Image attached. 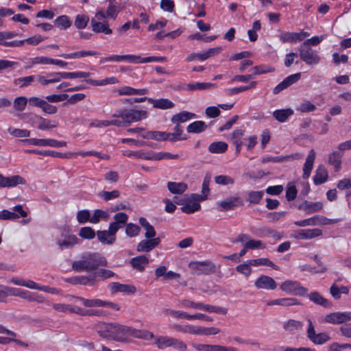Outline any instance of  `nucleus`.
<instances>
[{
  "instance_id": "nucleus-9",
  "label": "nucleus",
  "mask_w": 351,
  "mask_h": 351,
  "mask_svg": "<svg viewBox=\"0 0 351 351\" xmlns=\"http://www.w3.org/2000/svg\"><path fill=\"white\" fill-rule=\"evenodd\" d=\"M189 267L195 274H209L215 271V267L210 261H196L189 263Z\"/></svg>"
},
{
  "instance_id": "nucleus-42",
  "label": "nucleus",
  "mask_w": 351,
  "mask_h": 351,
  "mask_svg": "<svg viewBox=\"0 0 351 351\" xmlns=\"http://www.w3.org/2000/svg\"><path fill=\"white\" fill-rule=\"evenodd\" d=\"M228 149V144L223 141L212 143L208 147V151L212 154L224 153Z\"/></svg>"
},
{
  "instance_id": "nucleus-32",
  "label": "nucleus",
  "mask_w": 351,
  "mask_h": 351,
  "mask_svg": "<svg viewBox=\"0 0 351 351\" xmlns=\"http://www.w3.org/2000/svg\"><path fill=\"white\" fill-rule=\"evenodd\" d=\"M210 175H206L204 177L202 186V194H195V195H193L194 197L198 198L201 201H204L208 198L210 193L209 183L210 182Z\"/></svg>"
},
{
  "instance_id": "nucleus-10",
  "label": "nucleus",
  "mask_w": 351,
  "mask_h": 351,
  "mask_svg": "<svg viewBox=\"0 0 351 351\" xmlns=\"http://www.w3.org/2000/svg\"><path fill=\"white\" fill-rule=\"evenodd\" d=\"M235 241L242 243L243 247L249 250L265 248V245L261 241L252 239L248 234H240Z\"/></svg>"
},
{
  "instance_id": "nucleus-53",
  "label": "nucleus",
  "mask_w": 351,
  "mask_h": 351,
  "mask_svg": "<svg viewBox=\"0 0 351 351\" xmlns=\"http://www.w3.org/2000/svg\"><path fill=\"white\" fill-rule=\"evenodd\" d=\"M28 102V99L24 96L17 97L14 99L13 107L16 111L22 112L23 111Z\"/></svg>"
},
{
  "instance_id": "nucleus-33",
  "label": "nucleus",
  "mask_w": 351,
  "mask_h": 351,
  "mask_svg": "<svg viewBox=\"0 0 351 351\" xmlns=\"http://www.w3.org/2000/svg\"><path fill=\"white\" fill-rule=\"evenodd\" d=\"M309 299L315 303L316 304L321 305L326 308H330L332 306V303L328 300L324 298L317 292H312L310 295H308Z\"/></svg>"
},
{
  "instance_id": "nucleus-5",
  "label": "nucleus",
  "mask_w": 351,
  "mask_h": 351,
  "mask_svg": "<svg viewBox=\"0 0 351 351\" xmlns=\"http://www.w3.org/2000/svg\"><path fill=\"white\" fill-rule=\"evenodd\" d=\"M106 19L105 12L103 10H99L95 16L91 19L92 29L95 33H104L105 34H111L112 30L109 27L107 21H101Z\"/></svg>"
},
{
  "instance_id": "nucleus-3",
  "label": "nucleus",
  "mask_w": 351,
  "mask_h": 351,
  "mask_svg": "<svg viewBox=\"0 0 351 351\" xmlns=\"http://www.w3.org/2000/svg\"><path fill=\"white\" fill-rule=\"evenodd\" d=\"M154 344L159 350L172 347L178 351L187 350V346L183 341L169 336H156L154 338Z\"/></svg>"
},
{
  "instance_id": "nucleus-19",
  "label": "nucleus",
  "mask_w": 351,
  "mask_h": 351,
  "mask_svg": "<svg viewBox=\"0 0 351 351\" xmlns=\"http://www.w3.org/2000/svg\"><path fill=\"white\" fill-rule=\"evenodd\" d=\"M196 310L203 311L207 313H215L220 315H226L228 309L223 306H213L203 302H197Z\"/></svg>"
},
{
  "instance_id": "nucleus-54",
  "label": "nucleus",
  "mask_w": 351,
  "mask_h": 351,
  "mask_svg": "<svg viewBox=\"0 0 351 351\" xmlns=\"http://www.w3.org/2000/svg\"><path fill=\"white\" fill-rule=\"evenodd\" d=\"M89 21V17L85 14L76 15L74 21V25L76 28L82 29L86 27Z\"/></svg>"
},
{
  "instance_id": "nucleus-45",
  "label": "nucleus",
  "mask_w": 351,
  "mask_h": 351,
  "mask_svg": "<svg viewBox=\"0 0 351 351\" xmlns=\"http://www.w3.org/2000/svg\"><path fill=\"white\" fill-rule=\"evenodd\" d=\"M303 326V324L300 321L289 319L283 323V328L285 330L290 332H294Z\"/></svg>"
},
{
  "instance_id": "nucleus-41",
  "label": "nucleus",
  "mask_w": 351,
  "mask_h": 351,
  "mask_svg": "<svg viewBox=\"0 0 351 351\" xmlns=\"http://www.w3.org/2000/svg\"><path fill=\"white\" fill-rule=\"evenodd\" d=\"M298 304V302L294 298H280L268 301L267 306L279 305L282 306H289Z\"/></svg>"
},
{
  "instance_id": "nucleus-8",
  "label": "nucleus",
  "mask_w": 351,
  "mask_h": 351,
  "mask_svg": "<svg viewBox=\"0 0 351 351\" xmlns=\"http://www.w3.org/2000/svg\"><path fill=\"white\" fill-rule=\"evenodd\" d=\"M22 142L27 145L51 147H64L66 145L65 141H58L52 138H27L23 140Z\"/></svg>"
},
{
  "instance_id": "nucleus-40",
  "label": "nucleus",
  "mask_w": 351,
  "mask_h": 351,
  "mask_svg": "<svg viewBox=\"0 0 351 351\" xmlns=\"http://www.w3.org/2000/svg\"><path fill=\"white\" fill-rule=\"evenodd\" d=\"M142 137L156 141H165L167 138V132L160 131H149L142 133Z\"/></svg>"
},
{
  "instance_id": "nucleus-50",
  "label": "nucleus",
  "mask_w": 351,
  "mask_h": 351,
  "mask_svg": "<svg viewBox=\"0 0 351 351\" xmlns=\"http://www.w3.org/2000/svg\"><path fill=\"white\" fill-rule=\"evenodd\" d=\"M250 264L252 266L258 267L262 265H266L273 267L276 270H278V267L276 266L272 261H269L267 258H259L256 259L249 260Z\"/></svg>"
},
{
  "instance_id": "nucleus-28",
  "label": "nucleus",
  "mask_w": 351,
  "mask_h": 351,
  "mask_svg": "<svg viewBox=\"0 0 351 351\" xmlns=\"http://www.w3.org/2000/svg\"><path fill=\"white\" fill-rule=\"evenodd\" d=\"M148 102L153 105L155 108L161 110H167L172 108L174 106V104L168 99L161 98L158 99H149Z\"/></svg>"
},
{
  "instance_id": "nucleus-63",
  "label": "nucleus",
  "mask_w": 351,
  "mask_h": 351,
  "mask_svg": "<svg viewBox=\"0 0 351 351\" xmlns=\"http://www.w3.org/2000/svg\"><path fill=\"white\" fill-rule=\"evenodd\" d=\"M90 213L88 210H82L77 212L76 218L80 223H85L87 221L90 222Z\"/></svg>"
},
{
  "instance_id": "nucleus-27",
  "label": "nucleus",
  "mask_w": 351,
  "mask_h": 351,
  "mask_svg": "<svg viewBox=\"0 0 351 351\" xmlns=\"http://www.w3.org/2000/svg\"><path fill=\"white\" fill-rule=\"evenodd\" d=\"M245 130L242 129L234 130L231 134V140L232 143L236 147V154L238 155L241 149V146L243 142L241 141L242 137L244 136Z\"/></svg>"
},
{
  "instance_id": "nucleus-24",
  "label": "nucleus",
  "mask_w": 351,
  "mask_h": 351,
  "mask_svg": "<svg viewBox=\"0 0 351 351\" xmlns=\"http://www.w3.org/2000/svg\"><path fill=\"white\" fill-rule=\"evenodd\" d=\"M339 221V219H328L322 215H316L308 218V226L335 224Z\"/></svg>"
},
{
  "instance_id": "nucleus-34",
  "label": "nucleus",
  "mask_w": 351,
  "mask_h": 351,
  "mask_svg": "<svg viewBox=\"0 0 351 351\" xmlns=\"http://www.w3.org/2000/svg\"><path fill=\"white\" fill-rule=\"evenodd\" d=\"M293 114L291 108L280 109L274 111V117L279 122H285Z\"/></svg>"
},
{
  "instance_id": "nucleus-26",
  "label": "nucleus",
  "mask_w": 351,
  "mask_h": 351,
  "mask_svg": "<svg viewBox=\"0 0 351 351\" xmlns=\"http://www.w3.org/2000/svg\"><path fill=\"white\" fill-rule=\"evenodd\" d=\"M328 178V173L324 165H320L317 170L315 176L313 177V182L316 185L322 184L326 182Z\"/></svg>"
},
{
  "instance_id": "nucleus-44",
  "label": "nucleus",
  "mask_w": 351,
  "mask_h": 351,
  "mask_svg": "<svg viewBox=\"0 0 351 351\" xmlns=\"http://www.w3.org/2000/svg\"><path fill=\"white\" fill-rule=\"evenodd\" d=\"M35 118L39 120V124L38 128L40 130H49L57 127L58 124L56 122L46 119L42 117L34 115Z\"/></svg>"
},
{
  "instance_id": "nucleus-62",
  "label": "nucleus",
  "mask_w": 351,
  "mask_h": 351,
  "mask_svg": "<svg viewBox=\"0 0 351 351\" xmlns=\"http://www.w3.org/2000/svg\"><path fill=\"white\" fill-rule=\"evenodd\" d=\"M141 228L138 226L130 223L126 225L125 234L130 237H134L139 234Z\"/></svg>"
},
{
  "instance_id": "nucleus-25",
  "label": "nucleus",
  "mask_w": 351,
  "mask_h": 351,
  "mask_svg": "<svg viewBox=\"0 0 351 351\" xmlns=\"http://www.w3.org/2000/svg\"><path fill=\"white\" fill-rule=\"evenodd\" d=\"M342 154L341 152L334 151L328 155V162L334 167V171L338 172L341 169Z\"/></svg>"
},
{
  "instance_id": "nucleus-22",
  "label": "nucleus",
  "mask_w": 351,
  "mask_h": 351,
  "mask_svg": "<svg viewBox=\"0 0 351 351\" xmlns=\"http://www.w3.org/2000/svg\"><path fill=\"white\" fill-rule=\"evenodd\" d=\"M114 324L100 323L96 326L98 335L102 338L112 339Z\"/></svg>"
},
{
  "instance_id": "nucleus-21",
  "label": "nucleus",
  "mask_w": 351,
  "mask_h": 351,
  "mask_svg": "<svg viewBox=\"0 0 351 351\" xmlns=\"http://www.w3.org/2000/svg\"><path fill=\"white\" fill-rule=\"evenodd\" d=\"M149 261L147 256L140 255L132 258L130 261V264L136 270L142 272L145 270V267L148 265Z\"/></svg>"
},
{
  "instance_id": "nucleus-6",
  "label": "nucleus",
  "mask_w": 351,
  "mask_h": 351,
  "mask_svg": "<svg viewBox=\"0 0 351 351\" xmlns=\"http://www.w3.org/2000/svg\"><path fill=\"white\" fill-rule=\"evenodd\" d=\"M133 328L114 324L112 340L119 342H128L129 338L132 337Z\"/></svg>"
},
{
  "instance_id": "nucleus-35",
  "label": "nucleus",
  "mask_w": 351,
  "mask_h": 351,
  "mask_svg": "<svg viewBox=\"0 0 351 351\" xmlns=\"http://www.w3.org/2000/svg\"><path fill=\"white\" fill-rule=\"evenodd\" d=\"M139 223L141 226L145 229V237L146 239H155V236L156 232L154 228V227L145 219L144 217H141L139 219Z\"/></svg>"
},
{
  "instance_id": "nucleus-12",
  "label": "nucleus",
  "mask_w": 351,
  "mask_h": 351,
  "mask_svg": "<svg viewBox=\"0 0 351 351\" xmlns=\"http://www.w3.org/2000/svg\"><path fill=\"white\" fill-rule=\"evenodd\" d=\"M325 322L332 324H340L351 321V312H336L327 315Z\"/></svg>"
},
{
  "instance_id": "nucleus-31",
  "label": "nucleus",
  "mask_w": 351,
  "mask_h": 351,
  "mask_svg": "<svg viewBox=\"0 0 351 351\" xmlns=\"http://www.w3.org/2000/svg\"><path fill=\"white\" fill-rule=\"evenodd\" d=\"M75 302H80L86 307H101L104 306V300L100 299H86L82 297H73Z\"/></svg>"
},
{
  "instance_id": "nucleus-20",
  "label": "nucleus",
  "mask_w": 351,
  "mask_h": 351,
  "mask_svg": "<svg viewBox=\"0 0 351 351\" xmlns=\"http://www.w3.org/2000/svg\"><path fill=\"white\" fill-rule=\"evenodd\" d=\"M306 36L304 32H284L280 35V39L283 43H294L303 40Z\"/></svg>"
},
{
  "instance_id": "nucleus-43",
  "label": "nucleus",
  "mask_w": 351,
  "mask_h": 351,
  "mask_svg": "<svg viewBox=\"0 0 351 351\" xmlns=\"http://www.w3.org/2000/svg\"><path fill=\"white\" fill-rule=\"evenodd\" d=\"M110 217L109 213L101 209H97L91 216L90 223H98L101 220L106 221Z\"/></svg>"
},
{
  "instance_id": "nucleus-38",
  "label": "nucleus",
  "mask_w": 351,
  "mask_h": 351,
  "mask_svg": "<svg viewBox=\"0 0 351 351\" xmlns=\"http://www.w3.org/2000/svg\"><path fill=\"white\" fill-rule=\"evenodd\" d=\"M195 117L196 115L195 114L186 111H183L173 115L171 120L173 123L179 124L180 123H184Z\"/></svg>"
},
{
  "instance_id": "nucleus-29",
  "label": "nucleus",
  "mask_w": 351,
  "mask_h": 351,
  "mask_svg": "<svg viewBox=\"0 0 351 351\" xmlns=\"http://www.w3.org/2000/svg\"><path fill=\"white\" fill-rule=\"evenodd\" d=\"M238 199V197H230L223 201L218 202L217 205L221 211H227L233 209L237 206Z\"/></svg>"
},
{
  "instance_id": "nucleus-7",
  "label": "nucleus",
  "mask_w": 351,
  "mask_h": 351,
  "mask_svg": "<svg viewBox=\"0 0 351 351\" xmlns=\"http://www.w3.org/2000/svg\"><path fill=\"white\" fill-rule=\"evenodd\" d=\"M108 288L111 294L121 293L123 295H132L137 292L136 286L132 284H121L118 282H112L108 285Z\"/></svg>"
},
{
  "instance_id": "nucleus-39",
  "label": "nucleus",
  "mask_w": 351,
  "mask_h": 351,
  "mask_svg": "<svg viewBox=\"0 0 351 351\" xmlns=\"http://www.w3.org/2000/svg\"><path fill=\"white\" fill-rule=\"evenodd\" d=\"M312 261H313L317 266L308 265V272L312 274L323 273L327 269L326 265L322 263L321 258L318 256H315Z\"/></svg>"
},
{
  "instance_id": "nucleus-30",
  "label": "nucleus",
  "mask_w": 351,
  "mask_h": 351,
  "mask_svg": "<svg viewBox=\"0 0 351 351\" xmlns=\"http://www.w3.org/2000/svg\"><path fill=\"white\" fill-rule=\"evenodd\" d=\"M167 188L172 194H182L186 191L188 186L186 183L182 182H168Z\"/></svg>"
},
{
  "instance_id": "nucleus-47",
  "label": "nucleus",
  "mask_w": 351,
  "mask_h": 351,
  "mask_svg": "<svg viewBox=\"0 0 351 351\" xmlns=\"http://www.w3.org/2000/svg\"><path fill=\"white\" fill-rule=\"evenodd\" d=\"M280 289L288 293H296L298 289V283L295 281L287 280L280 285Z\"/></svg>"
},
{
  "instance_id": "nucleus-56",
  "label": "nucleus",
  "mask_w": 351,
  "mask_h": 351,
  "mask_svg": "<svg viewBox=\"0 0 351 351\" xmlns=\"http://www.w3.org/2000/svg\"><path fill=\"white\" fill-rule=\"evenodd\" d=\"M164 314L173 317L175 319H187L188 313L182 311H176L171 308H167L164 311Z\"/></svg>"
},
{
  "instance_id": "nucleus-18",
  "label": "nucleus",
  "mask_w": 351,
  "mask_h": 351,
  "mask_svg": "<svg viewBox=\"0 0 351 351\" xmlns=\"http://www.w3.org/2000/svg\"><path fill=\"white\" fill-rule=\"evenodd\" d=\"M160 239L158 237L155 239H147L141 241L137 246L136 250L138 252H148L159 245Z\"/></svg>"
},
{
  "instance_id": "nucleus-60",
  "label": "nucleus",
  "mask_w": 351,
  "mask_h": 351,
  "mask_svg": "<svg viewBox=\"0 0 351 351\" xmlns=\"http://www.w3.org/2000/svg\"><path fill=\"white\" fill-rule=\"evenodd\" d=\"M64 79L86 78L90 76L91 73L84 71L63 72Z\"/></svg>"
},
{
  "instance_id": "nucleus-37",
  "label": "nucleus",
  "mask_w": 351,
  "mask_h": 351,
  "mask_svg": "<svg viewBox=\"0 0 351 351\" xmlns=\"http://www.w3.org/2000/svg\"><path fill=\"white\" fill-rule=\"evenodd\" d=\"M217 86L216 84H212L209 82H195L193 84H189L186 86V89L187 90H208L210 88H215Z\"/></svg>"
},
{
  "instance_id": "nucleus-16",
  "label": "nucleus",
  "mask_w": 351,
  "mask_h": 351,
  "mask_svg": "<svg viewBox=\"0 0 351 351\" xmlns=\"http://www.w3.org/2000/svg\"><path fill=\"white\" fill-rule=\"evenodd\" d=\"M254 285L257 289L267 290H274L277 287L275 280L272 278L265 275H262L258 277L256 280Z\"/></svg>"
},
{
  "instance_id": "nucleus-36",
  "label": "nucleus",
  "mask_w": 351,
  "mask_h": 351,
  "mask_svg": "<svg viewBox=\"0 0 351 351\" xmlns=\"http://www.w3.org/2000/svg\"><path fill=\"white\" fill-rule=\"evenodd\" d=\"M86 82L93 86H106L108 84H117L119 82V80L116 77L112 76V77H106L101 80H95L89 79V80H86Z\"/></svg>"
},
{
  "instance_id": "nucleus-64",
  "label": "nucleus",
  "mask_w": 351,
  "mask_h": 351,
  "mask_svg": "<svg viewBox=\"0 0 351 351\" xmlns=\"http://www.w3.org/2000/svg\"><path fill=\"white\" fill-rule=\"evenodd\" d=\"M79 236L85 239H92L95 237V232L90 227H83L79 231Z\"/></svg>"
},
{
  "instance_id": "nucleus-4",
  "label": "nucleus",
  "mask_w": 351,
  "mask_h": 351,
  "mask_svg": "<svg viewBox=\"0 0 351 351\" xmlns=\"http://www.w3.org/2000/svg\"><path fill=\"white\" fill-rule=\"evenodd\" d=\"M195 195V193H192L189 195H185L184 197L180 199H177L175 197L176 200L175 202L182 206L181 210L183 213L191 214L193 213L195 211H197L200 209L199 202H202L198 198H195L193 197Z\"/></svg>"
},
{
  "instance_id": "nucleus-14",
  "label": "nucleus",
  "mask_w": 351,
  "mask_h": 351,
  "mask_svg": "<svg viewBox=\"0 0 351 351\" xmlns=\"http://www.w3.org/2000/svg\"><path fill=\"white\" fill-rule=\"evenodd\" d=\"M117 231L109 226L108 230L97 231L96 234L98 240L105 245H112L116 241Z\"/></svg>"
},
{
  "instance_id": "nucleus-11",
  "label": "nucleus",
  "mask_w": 351,
  "mask_h": 351,
  "mask_svg": "<svg viewBox=\"0 0 351 351\" xmlns=\"http://www.w3.org/2000/svg\"><path fill=\"white\" fill-rule=\"evenodd\" d=\"M79 243V239L74 234H67L62 232L56 243L61 250L73 247Z\"/></svg>"
},
{
  "instance_id": "nucleus-61",
  "label": "nucleus",
  "mask_w": 351,
  "mask_h": 351,
  "mask_svg": "<svg viewBox=\"0 0 351 351\" xmlns=\"http://www.w3.org/2000/svg\"><path fill=\"white\" fill-rule=\"evenodd\" d=\"M118 13L119 10L117 6L113 3V1L110 0L107 10L105 13L106 19H115Z\"/></svg>"
},
{
  "instance_id": "nucleus-58",
  "label": "nucleus",
  "mask_w": 351,
  "mask_h": 351,
  "mask_svg": "<svg viewBox=\"0 0 351 351\" xmlns=\"http://www.w3.org/2000/svg\"><path fill=\"white\" fill-rule=\"evenodd\" d=\"M252 265L250 264V261H247V262L240 264L237 266L236 270L237 272L240 273L241 274H243L246 278H248L251 273H252Z\"/></svg>"
},
{
  "instance_id": "nucleus-52",
  "label": "nucleus",
  "mask_w": 351,
  "mask_h": 351,
  "mask_svg": "<svg viewBox=\"0 0 351 351\" xmlns=\"http://www.w3.org/2000/svg\"><path fill=\"white\" fill-rule=\"evenodd\" d=\"M132 337L138 339H143L145 340H150L153 339H154V338L156 337L154 333L150 332L149 330H139L134 328H133L132 330Z\"/></svg>"
},
{
  "instance_id": "nucleus-15",
  "label": "nucleus",
  "mask_w": 351,
  "mask_h": 351,
  "mask_svg": "<svg viewBox=\"0 0 351 351\" xmlns=\"http://www.w3.org/2000/svg\"><path fill=\"white\" fill-rule=\"evenodd\" d=\"M308 339L316 345H322L330 340L326 332L317 333L311 322L308 323Z\"/></svg>"
},
{
  "instance_id": "nucleus-17",
  "label": "nucleus",
  "mask_w": 351,
  "mask_h": 351,
  "mask_svg": "<svg viewBox=\"0 0 351 351\" xmlns=\"http://www.w3.org/2000/svg\"><path fill=\"white\" fill-rule=\"evenodd\" d=\"M25 184V180L19 175L4 177L0 174V187H14Z\"/></svg>"
},
{
  "instance_id": "nucleus-23",
  "label": "nucleus",
  "mask_w": 351,
  "mask_h": 351,
  "mask_svg": "<svg viewBox=\"0 0 351 351\" xmlns=\"http://www.w3.org/2000/svg\"><path fill=\"white\" fill-rule=\"evenodd\" d=\"M113 219L114 221L110 223L109 226L117 232L125 226L128 220V216L126 213L120 212L115 214Z\"/></svg>"
},
{
  "instance_id": "nucleus-48",
  "label": "nucleus",
  "mask_w": 351,
  "mask_h": 351,
  "mask_svg": "<svg viewBox=\"0 0 351 351\" xmlns=\"http://www.w3.org/2000/svg\"><path fill=\"white\" fill-rule=\"evenodd\" d=\"M95 276V281L96 282V278H98L101 280H106L108 278H112L117 277V275L110 269H99L96 272L93 274Z\"/></svg>"
},
{
  "instance_id": "nucleus-46",
  "label": "nucleus",
  "mask_w": 351,
  "mask_h": 351,
  "mask_svg": "<svg viewBox=\"0 0 351 351\" xmlns=\"http://www.w3.org/2000/svg\"><path fill=\"white\" fill-rule=\"evenodd\" d=\"M207 128L205 122L202 121H196L187 126L186 130L189 133H199L204 131Z\"/></svg>"
},
{
  "instance_id": "nucleus-59",
  "label": "nucleus",
  "mask_w": 351,
  "mask_h": 351,
  "mask_svg": "<svg viewBox=\"0 0 351 351\" xmlns=\"http://www.w3.org/2000/svg\"><path fill=\"white\" fill-rule=\"evenodd\" d=\"M8 131L10 135L14 137L27 138L30 136V131L25 129L10 128Z\"/></svg>"
},
{
  "instance_id": "nucleus-57",
  "label": "nucleus",
  "mask_w": 351,
  "mask_h": 351,
  "mask_svg": "<svg viewBox=\"0 0 351 351\" xmlns=\"http://www.w3.org/2000/svg\"><path fill=\"white\" fill-rule=\"evenodd\" d=\"M214 179L215 183L219 185H232L234 183V179L226 175H219L215 176Z\"/></svg>"
},
{
  "instance_id": "nucleus-2",
  "label": "nucleus",
  "mask_w": 351,
  "mask_h": 351,
  "mask_svg": "<svg viewBox=\"0 0 351 351\" xmlns=\"http://www.w3.org/2000/svg\"><path fill=\"white\" fill-rule=\"evenodd\" d=\"M108 261L101 254L97 252H87L72 263V269L76 272L92 271L100 267H106Z\"/></svg>"
},
{
  "instance_id": "nucleus-13",
  "label": "nucleus",
  "mask_w": 351,
  "mask_h": 351,
  "mask_svg": "<svg viewBox=\"0 0 351 351\" xmlns=\"http://www.w3.org/2000/svg\"><path fill=\"white\" fill-rule=\"evenodd\" d=\"M302 73H298L291 75H289L279 83L273 90V93L275 95L280 93L283 90L287 88L292 84L296 83L301 79Z\"/></svg>"
},
{
  "instance_id": "nucleus-49",
  "label": "nucleus",
  "mask_w": 351,
  "mask_h": 351,
  "mask_svg": "<svg viewBox=\"0 0 351 351\" xmlns=\"http://www.w3.org/2000/svg\"><path fill=\"white\" fill-rule=\"evenodd\" d=\"M192 347L197 351H221V346L202 343H192Z\"/></svg>"
},
{
  "instance_id": "nucleus-51",
  "label": "nucleus",
  "mask_w": 351,
  "mask_h": 351,
  "mask_svg": "<svg viewBox=\"0 0 351 351\" xmlns=\"http://www.w3.org/2000/svg\"><path fill=\"white\" fill-rule=\"evenodd\" d=\"M54 23L58 27L62 29H66L71 27L72 22L68 16L62 15L56 19Z\"/></svg>"
},
{
  "instance_id": "nucleus-55",
  "label": "nucleus",
  "mask_w": 351,
  "mask_h": 351,
  "mask_svg": "<svg viewBox=\"0 0 351 351\" xmlns=\"http://www.w3.org/2000/svg\"><path fill=\"white\" fill-rule=\"evenodd\" d=\"M34 82L33 75L16 78L14 80V84L19 88H24L29 86Z\"/></svg>"
},
{
  "instance_id": "nucleus-1",
  "label": "nucleus",
  "mask_w": 351,
  "mask_h": 351,
  "mask_svg": "<svg viewBox=\"0 0 351 351\" xmlns=\"http://www.w3.org/2000/svg\"><path fill=\"white\" fill-rule=\"evenodd\" d=\"M148 113L144 110L121 108L117 110L112 115V119L95 120L90 126L95 128H104L108 126H127L133 122L140 121L147 119Z\"/></svg>"
}]
</instances>
